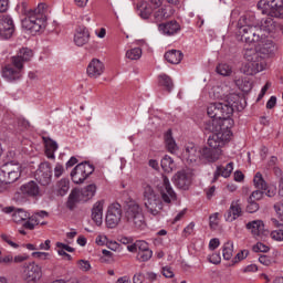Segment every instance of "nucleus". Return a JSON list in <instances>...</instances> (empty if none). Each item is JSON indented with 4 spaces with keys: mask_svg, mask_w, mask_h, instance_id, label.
Wrapping results in <instances>:
<instances>
[{
    "mask_svg": "<svg viewBox=\"0 0 283 283\" xmlns=\"http://www.w3.org/2000/svg\"><path fill=\"white\" fill-rule=\"evenodd\" d=\"M207 114L211 118L206 123L205 129L212 134H224L231 132L233 127V104L231 101L210 103L207 107Z\"/></svg>",
    "mask_w": 283,
    "mask_h": 283,
    "instance_id": "1",
    "label": "nucleus"
},
{
    "mask_svg": "<svg viewBox=\"0 0 283 283\" xmlns=\"http://www.w3.org/2000/svg\"><path fill=\"white\" fill-rule=\"evenodd\" d=\"M231 140V132L213 133L208 138V146L200 148V160L216 163L222 156V147Z\"/></svg>",
    "mask_w": 283,
    "mask_h": 283,
    "instance_id": "2",
    "label": "nucleus"
},
{
    "mask_svg": "<svg viewBox=\"0 0 283 283\" xmlns=\"http://www.w3.org/2000/svg\"><path fill=\"white\" fill-rule=\"evenodd\" d=\"M34 53L28 48H22L19 50L18 54L11 57L12 65H7L2 71V76L9 83L13 81H19L23 74V63L32 60Z\"/></svg>",
    "mask_w": 283,
    "mask_h": 283,
    "instance_id": "3",
    "label": "nucleus"
},
{
    "mask_svg": "<svg viewBox=\"0 0 283 283\" xmlns=\"http://www.w3.org/2000/svg\"><path fill=\"white\" fill-rule=\"evenodd\" d=\"M46 21L48 9H45V3H40L36 9L27 13L25 19L22 20V28L29 30L31 34H36V32H41L45 28Z\"/></svg>",
    "mask_w": 283,
    "mask_h": 283,
    "instance_id": "4",
    "label": "nucleus"
},
{
    "mask_svg": "<svg viewBox=\"0 0 283 283\" xmlns=\"http://www.w3.org/2000/svg\"><path fill=\"white\" fill-rule=\"evenodd\" d=\"M125 220L132 229L137 231H144L147 228V222L145 221V213H143V208L136 201H129L126 206Z\"/></svg>",
    "mask_w": 283,
    "mask_h": 283,
    "instance_id": "5",
    "label": "nucleus"
},
{
    "mask_svg": "<svg viewBox=\"0 0 283 283\" xmlns=\"http://www.w3.org/2000/svg\"><path fill=\"white\" fill-rule=\"evenodd\" d=\"M244 59L247 63L241 67V72L247 76H253L264 70V56L254 49H245Z\"/></svg>",
    "mask_w": 283,
    "mask_h": 283,
    "instance_id": "6",
    "label": "nucleus"
},
{
    "mask_svg": "<svg viewBox=\"0 0 283 283\" xmlns=\"http://www.w3.org/2000/svg\"><path fill=\"white\" fill-rule=\"evenodd\" d=\"M144 205L148 213L151 216H158L163 211V199L156 193L150 185L144 186Z\"/></svg>",
    "mask_w": 283,
    "mask_h": 283,
    "instance_id": "7",
    "label": "nucleus"
},
{
    "mask_svg": "<svg viewBox=\"0 0 283 283\" xmlns=\"http://www.w3.org/2000/svg\"><path fill=\"white\" fill-rule=\"evenodd\" d=\"M258 8L262 14L275 17L276 19L283 18V0H260Z\"/></svg>",
    "mask_w": 283,
    "mask_h": 283,
    "instance_id": "8",
    "label": "nucleus"
},
{
    "mask_svg": "<svg viewBox=\"0 0 283 283\" xmlns=\"http://www.w3.org/2000/svg\"><path fill=\"white\" fill-rule=\"evenodd\" d=\"M92 174H94V166L84 161L74 167L71 171V178L75 185H83Z\"/></svg>",
    "mask_w": 283,
    "mask_h": 283,
    "instance_id": "9",
    "label": "nucleus"
},
{
    "mask_svg": "<svg viewBox=\"0 0 283 283\" xmlns=\"http://www.w3.org/2000/svg\"><path fill=\"white\" fill-rule=\"evenodd\" d=\"M41 196V188L35 181H29L19 188V191L14 193L13 199L15 202L23 201V198H39Z\"/></svg>",
    "mask_w": 283,
    "mask_h": 283,
    "instance_id": "10",
    "label": "nucleus"
},
{
    "mask_svg": "<svg viewBox=\"0 0 283 283\" xmlns=\"http://www.w3.org/2000/svg\"><path fill=\"white\" fill-rule=\"evenodd\" d=\"M157 189L161 196V200L166 202V205H171V202L176 200V191H174V188H171V184L169 182V178H167V176L161 177L157 184Z\"/></svg>",
    "mask_w": 283,
    "mask_h": 283,
    "instance_id": "11",
    "label": "nucleus"
},
{
    "mask_svg": "<svg viewBox=\"0 0 283 283\" xmlns=\"http://www.w3.org/2000/svg\"><path fill=\"white\" fill-rule=\"evenodd\" d=\"M239 36H241V41L245 43H256V41H264V33L260 27H250L247 29L238 30Z\"/></svg>",
    "mask_w": 283,
    "mask_h": 283,
    "instance_id": "12",
    "label": "nucleus"
},
{
    "mask_svg": "<svg viewBox=\"0 0 283 283\" xmlns=\"http://www.w3.org/2000/svg\"><path fill=\"white\" fill-rule=\"evenodd\" d=\"M122 218L123 209L120 208V203H113L106 213V226L108 229H116L120 224Z\"/></svg>",
    "mask_w": 283,
    "mask_h": 283,
    "instance_id": "13",
    "label": "nucleus"
},
{
    "mask_svg": "<svg viewBox=\"0 0 283 283\" xmlns=\"http://www.w3.org/2000/svg\"><path fill=\"white\" fill-rule=\"evenodd\" d=\"M35 180L42 187H48L52 182V166L50 163L44 161L40 164L35 172Z\"/></svg>",
    "mask_w": 283,
    "mask_h": 283,
    "instance_id": "14",
    "label": "nucleus"
},
{
    "mask_svg": "<svg viewBox=\"0 0 283 283\" xmlns=\"http://www.w3.org/2000/svg\"><path fill=\"white\" fill-rule=\"evenodd\" d=\"M3 178L7 176V182L12 185V182H17L19 178H21V165L8 163L4 165L3 169L1 170Z\"/></svg>",
    "mask_w": 283,
    "mask_h": 283,
    "instance_id": "15",
    "label": "nucleus"
},
{
    "mask_svg": "<svg viewBox=\"0 0 283 283\" xmlns=\"http://www.w3.org/2000/svg\"><path fill=\"white\" fill-rule=\"evenodd\" d=\"M2 213L11 214L12 220L15 224H21V222H25L28 218H30V213L25 211L23 208H15L14 206H9L2 208Z\"/></svg>",
    "mask_w": 283,
    "mask_h": 283,
    "instance_id": "16",
    "label": "nucleus"
},
{
    "mask_svg": "<svg viewBox=\"0 0 283 283\" xmlns=\"http://www.w3.org/2000/svg\"><path fill=\"white\" fill-rule=\"evenodd\" d=\"M104 73L105 64L98 59L91 60L86 67L88 78H98L99 76H103Z\"/></svg>",
    "mask_w": 283,
    "mask_h": 283,
    "instance_id": "17",
    "label": "nucleus"
},
{
    "mask_svg": "<svg viewBox=\"0 0 283 283\" xmlns=\"http://www.w3.org/2000/svg\"><path fill=\"white\" fill-rule=\"evenodd\" d=\"M14 34V20L10 15H3L0 18V36L1 39H11Z\"/></svg>",
    "mask_w": 283,
    "mask_h": 283,
    "instance_id": "18",
    "label": "nucleus"
},
{
    "mask_svg": "<svg viewBox=\"0 0 283 283\" xmlns=\"http://www.w3.org/2000/svg\"><path fill=\"white\" fill-rule=\"evenodd\" d=\"M253 50H255L259 56H263L264 59V56H269V54H273L275 50V45L273 44V41L268 40L266 34H264V39L256 41V46Z\"/></svg>",
    "mask_w": 283,
    "mask_h": 283,
    "instance_id": "19",
    "label": "nucleus"
},
{
    "mask_svg": "<svg viewBox=\"0 0 283 283\" xmlns=\"http://www.w3.org/2000/svg\"><path fill=\"white\" fill-rule=\"evenodd\" d=\"M42 275L41 266L36 263H29L23 271L25 282H38V280H41Z\"/></svg>",
    "mask_w": 283,
    "mask_h": 283,
    "instance_id": "20",
    "label": "nucleus"
},
{
    "mask_svg": "<svg viewBox=\"0 0 283 283\" xmlns=\"http://www.w3.org/2000/svg\"><path fill=\"white\" fill-rule=\"evenodd\" d=\"M242 216V200L237 199L233 200L230 205L229 210L224 214V219L227 222H234Z\"/></svg>",
    "mask_w": 283,
    "mask_h": 283,
    "instance_id": "21",
    "label": "nucleus"
},
{
    "mask_svg": "<svg viewBox=\"0 0 283 283\" xmlns=\"http://www.w3.org/2000/svg\"><path fill=\"white\" fill-rule=\"evenodd\" d=\"M175 185L179 189H184V191H187L189 187H191V172H187L185 170L178 171L174 176Z\"/></svg>",
    "mask_w": 283,
    "mask_h": 283,
    "instance_id": "22",
    "label": "nucleus"
},
{
    "mask_svg": "<svg viewBox=\"0 0 283 283\" xmlns=\"http://www.w3.org/2000/svg\"><path fill=\"white\" fill-rule=\"evenodd\" d=\"M237 27L238 30H247V28H260V21H258L255 14L247 13L240 17Z\"/></svg>",
    "mask_w": 283,
    "mask_h": 283,
    "instance_id": "23",
    "label": "nucleus"
},
{
    "mask_svg": "<svg viewBox=\"0 0 283 283\" xmlns=\"http://www.w3.org/2000/svg\"><path fill=\"white\" fill-rule=\"evenodd\" d=\"M74 43L77 48H83L90 43V30L85 27H80L74 34Z\"/></svg>",
    "mask_w": 283,
    "mask_h": 283,
    "instance_id": "24",
    "label": "nucleus"
},
{
    "mask_svg": "<svg viewBox=\"0 0 283 283\" xmlns=\"http://www.w3.org/2000/svg\"><path fill=\"white\" fill-rule=\"evenodd\" d=\"M184 157L188 163H198L200 160V148L196 144H187L184 150Z\"/></svg>",
    "mask_w": 283,
    "mask_h": 283,
    "instance_id": "25",
    "label": "nucleus"
},
{
    "mask_svg": "<svg viewBox=\"0 0 283 283\" xmlns=\"http://www.w3.org/2000/svg\"><path fill=\"white\" fill-rule=\"evenodd\" d=\"M179 30L180 24L175 20L159 24V32L166 34V36H174V34H178Z\"/></svg>",
    "mask_w": 283,
    "mask_h": 283,
    "instance_id": "26",
    "label": "nucleus"
},
{
    "mask_svg": "<svg viewBox=\"0 0 283 283\" xmlns=\"http://www.w3.org/2000/svg\"><path fill=\"white\" fill-rule=\"evenodd\" d=\"M104 201H97L93 205L91 218L95 222L97 227L103 224V209H104Z\"/></svg>",
    "mask_w": 283,
    "mask_h": 283,
    "instance_id": "27",
    "label": "nucleus"
},
{
    "mask_svg": "<svg viewBox=\"0 0 283 283\" xmlns=\"http://www.w3.org/2000/svg\"><path fill=\"white\" fill-rule=\"evenodd\" d=\"M259 28L262 30V34H271L275 32L277 24L273 21V18L266 17L259 22Z\"/></svg>",
    "mask_w": 283,
    "mask_h": 283,
    "instance_id": "28",
    "label": "nucleus"
},
{
    "mask_svg": "<svg viewBox=\"0 0 283 283\" xmlns=\"http://www.w3.org/2000/svg\"><path fill=\"white\" fill-rule=\"evenodd\" d=\"M245 227L249 231H251L254 238L262 235V232L264 231V222L262 220L248 222Z\"/></svg>",
    "mask_w": 283,
    "mask_h": 283,
    "instance_id": "29",
    "label": "nucleus"
},
{
    "mask_svg": "<svg viewBox=\"0 0 283 283\" xmlns=\"http://www.w3.org/2000/svg\"><path fill=\"white\" fill-rule=\"evenodd\" d=\"M165 145L170 154L178 151V144H176V139H174V135H171V129L167 130L165 134Z\"/></svg>",
    "mask_w": 283,
    "mask_h": 283,
    "instance_id": "30",
    "label": "nucleus"
},
{
    "mask_svg": "<svg viewBox=\"0 0 283 283\" xmlns=\"http://www.w3.org/2000/svg\"><path fill=\"white\" fill-rule=\"evenodd\" d=\"M44 143H45V156L51 160H54L55 158L54 153L56 151V149H59V144H56V142L50 138H44Z\"/></svg>",
    "mask_w": 283,
    "mask_h": 283,
    "instance_id": "31",
    "label": "nucleus"
},
{
    "mask_svg": "<svg viewBox=\"0 0 283 283\" xmlns=\"http://www.w3.org/2000/svg\"><path fill=\"white\" fill-rule=\"evenodd\" d=\"M165 59L168 63H171L172 65H178L180 61H182V52L178 50H171L166 52Z\"/></svg>",
    "mask_w": 283,
    "mask_h": 283,
    "instance_id": "32",
    "label": "nucleus"
},
{
    "mask_svg": "<svg viewBox=\"0 0 283 283\" xmlns=\"http://www.w3.org/2000/svg\"><path fill=\"white\" fill-rule=\"evenodd\" d=\"M174 15V11L167 7H161L157 11L154 12V18L157 21H166V19H170Z\"/></svg>",
    "mask_w": 283,
    "mask_h": 283,
    "instance_id": "33",
    "label": "nucleus"
},
{
    "mask_svg": "<svg viewBox=\"0 0 283 283\" xmlns=\"http://www.w3.org/2000/svg\"><path fill=\"white\" fill-rule=\"evenodd\" d=\"M233 172V161L227 164V166H218L214 178H218V176H222V178H229L231 174Z\"/></svg>",
    "mask_w": 283,
    "mask_h": 283,
    "instance_id": "34",
    "label": "nucleus"
},
{
    "mask_svg": "<svg viewBox=\"0 0 283 283\" xmlns=\"http://www.w3.org/2000/svg\"><path fill=\"white\" fill-rule=\"evenodd\" d=\"M210 96L212 98H218L220 101H231V97H233V95H227L224 93V88L221 86L212 87V91L210 92Z\"/></svg>",
    "mask_w": 283,
    "mask_h": 283,
    "instance_id": "35",
    "label": "nucleus"
},
{
    "mask_svg": "<svg viewBox=\"0 0 283 283\" xmlns=\"http://www.w3.org/2000/svg\"><path fill=\"white\" fill-rule=\"evenodd\" d=\"M55 190L59 196H65L70 191V179H61L55 185Z\"/></svg>",
    "mask_w": 283,
    "mask_h": 283,
    "instance_id": "36",
    "label": "nucleus"
},
{
    "mask_svg": "<svg viewBox=\"0 0 283 283\" xmlns=\"http://www.w3.org/2000/svg\"><path fill=\"white\" fill-rule=\"evenodd\" d=\"M159 85L167 92H171L174 90V81L167 74L159 75Z\"/></svg>",
    "mask_w": 283,
    "mask_h": 283,
    "instance_id": "37",
    "label": "nucleus"
},
{
    "mask_svg": "<svg viewBox=\"0 0 283 283\" xmlns=\"http://www.w3.org/2000/svg\"><path fill=\"white\" fill-rule=\"evenodd\" d=\"M255 189H260L261 191H266L269 189V185L262 177L261 172H256L253 178Z\"/></svg>",
    "mask_w": 283,
    "mask_h": 283,
    "instance_id": "38",
    "label": "nucleus"
},
{
    "mask_svg": "<svg viewBox=\"0 0 283 283\" xmlns=\"http://www.w3.org/2000/svg\"><path fill=\"white\" fill-rule=\"evenodd\" d=\"M81 196L83 198H85V200H91V198L93 196H96V185L91 184L86 187H84L81 191H80Z\"/></svg>",
    "mask_w": 283,
    "mask_h": 283,
    "instance_id": "39",
    "label": "nucleus"
},
{
    "mask_svg": "<svg viewBox=\"0 0 283 283\" xmlns=\"http://www.w3.org/2000/svg\"><path fill=\"white\" fill-rule=\"evenodd\" d=\"M161 168L164 169V171H166L167 174H170V171H172L174 169H176V164L174 163V159L169 156H165L161 159Z\"/></svg>",
    "mask_w": 283,
    "mask_h": 283,
    "instance_id": "40",
    "label": "nucleus"
},
{
    "mask_svg": "<svg viewBox=\"0 0 283 283\" xmlns=\"http://www.w3.org/2000/svg\"><path fill=\"white\" fill-rule=\"evenodd\" d=\"M137 10L142 19H148L149 17H151V9L148 8L147 2H139L137 4Z\"/></svg>",
    "mask_w": 283,
    "mask_h": 283,
    "instance_id": "41",
    "label": "nucleus"
},
{
    "mask_svg": "<svg viewBox=\"0 0 283 283\" xmlns=\"http://www.w3.org/2000/svg\"><path fill=\"white\" fill-rule=\"evenodd\" d=\"M222 255L223 260H231L233 258V241H228L223 244Z\"/></svg>",
    "mask_w": 283,
    "mask_h": 283,
    "instance_id": "42",
    "label": "nucleus"
},
{
    "mask_svg": "<svg viewBox=\"0 0 283 283\" xmlns=\"http://www.w3.org/2000/svg\"><path fill=\"white\" fill-rule=\"evenodd\" d=\"M140 56H143V50L140 48H134L126 51V59H129L130 61H138Z\"/></svg>",
    "mask_w": 283,
    "mask_h": 283,
    "instance_id": "43",
    "label": "nucleus"
},
{
    "mask_svg": "<svg viewBox=\"0 0 283 283\" xmlns=\"http://www.w3.org/2000/svg\"><path fill=\"white\" fill-rule=\"evenodd\" d=\"M234 83L237 86H239V90L242 92H250L252 84L249 80L247 78H235Z\"/></svg>",
    "mask_w": 283,
    "mask_h": 283,
    "instance_id": "44",
    "label": "nucleus"
},
{
    "mask_svg": "<svg viewBox=\"0 0 283 283\" xmlns=\"http://www.w3.org/2000/svg\"><path fill=\"white\" fill-rule=\"evenodd\" d=\"M55 247L57 255H65V251H67V253H74V248L70 247L69 244L56 242Z\"/></svg>",
    "mask_w": 283,
    "mask_h": 283,
    "instance_id": "45",
    "label": "nucleus"
},
{
    "mask_svg": "<svg viewBox=\"0 0 283 283\" xmlns=\"http://www.w3.org/2000/svg\"><path fill=\"white\" fill-rule=\"evenodd\" d=\"M78 190H73L70 196L69 200L66 202V206L69 209H74L76 207V202H78Z\"/></svg>",
    "mask_w": 283,
    "mask_h": 283,
    "instance_id": "46",
    "label": "nucleus"
},
{
    "mask_svg": "<svg viewBox=\"0 0 283 283\" xmlns=\"http://www.w3.org/2000/svg\"><path fill=\"white\" fill-rule=\"evenodd\" d=\"M154 255V251L149 250H144L142 252H137V260L140 262H149L151 260V256Z\"/></svg>",
    "mask_w": 283,
    "mask_h": 283,
    "instance_id": "47",
    "label": "nucleus"
},
{
    "mask_svg": "<svg viewBox=\"0 0 283 283\" xmlns=\"http://www.w3.org/2000/svg\"><path fill=\"white\" fill-rule=\"evenodd\" d=\"M232 69L229 66V64H219L217 66V74H220L221 76H231Z\"/></svg>",
    "mask_w": 283,
    "mask_h": 283,
    "instance_id": "48",
    "label": "nucleus"
},
{
    "mask_svg": "<svg viewBox=\"0 0 283 283\" xmlns=\"http://www.w3.org/2000/svg\"><path fill=\"white\" fill-rule=\"evenodd\" d=\"M249 256V250H241L232 260L231 266L238 264V262H242V260H247Z\"/></svg>",
    "mask_w": 283,
    "mask_h": 283,
    "instance_id": "49",
    "label": "nucleus"
},
{
    "mask_svg": "<svg viewBox=\"0 0 283 283\" xmlns=\"http://www.w3.org/2000/svg\"><path fill=\"white\" fill-rule=\"evenodd\" d=\"M77 266L80 271H83L84 273H87V271H92V264L87 260H78Z\"/></svg>",
    "mask_w": 283,
    "mask_h": 283,
    "instance_id": "50",
    "label": "nucleus"
},
{
    "mask_svg": "<svg viewBox=\"0 0 283 283\" xmlns=\"http://www.w3.org/2000/svg\"><path fill=\"white\" fill-rule=\"evenodd\" d=\"M219 213H213L210 216L209 218V226L210 229H212L213 231H216V229H218V224H220V219L218 218Z\"/></svg>",
    "mask_w": 283,
    "mask_h": 283,
    "instance_id": "51",
    "label": "nucleus"
},
{
    "mask_svg": "<svg viewBox=\"0 0 283 283\" xmlns=\"http://www.w3.org/2000/svg\"><path fill=\"white\" fill-rule=\"evenodd\" d=\"M272 240L276 242H283V228H279L271 232Z\"/></svg>",
    "mask_w": 283,
    "mask_h": 283,
    "instance_id": "52",
    "label": "nucleus"
},
{
    "mask_svg": "<svg viewBox=\"0 0 283 283\" xmlns=\"http://www.w3.org/2000/svg\"><path fill=\"white\" fill-rule=\"evenodd\" d=\"M248 207H247V211L249 213H255L256 211L260 210V205L251 199H248Z\"/></svg>",
    "mask_w": 283,
    "mask_h": 283,
    "instance_id": "53",
    "label": "nucleus"
},
{
    "mask_svg": "<svg viewBox=\"0 0 283 283\" xmlns=\"http://www.w3.org/2000/svg\"><path fill=\"white\" fill-rule=\"evenodd\" d=\"M262 198H264V190H254L250 197H249V200H252L254 202H256L258 200H262Z\"/></svg>",
    "mask_w": 283,
    "mask_h": 283,
    "instance_id": "54",
    "label": "nucleus"
},
{
    "mask_svg": "<svg viewBox=\"0 0 283 283\" xmlns=\"http://www.w3.org/2000/svg\"><path fill=\"white\" fill-rule=\"evenodd\" d=\"M274 211L277 218H280V220L283 221V199H281L279 202L274 205Z\"/></svg>",
    "mask_w": 283,
    "mask_h": 283,
    "instance_id": "55",
    "label": "nucleus"
},
{
    "mask_svg": "<svg viewBox=\"0 0 283 283\" xmlns=\"http://www.w3.org/2000/svg\"><path fill=\"white\" fill-rule=\"evenodd\" d=\"M253 251L254 253H268L269 251V247H266L264 243L262 242H258L254 247H253Z\"/></svg>",
    "mask_w": 283,
    "mask_h": 283,
    "instance_id": "56",
    "label": "nucleus"
},
{
    "mask_svg": "<svg viewBox=\"0 0 283 283\" xmlns=\"http://www.w3.org/2000/svg\"><path fill=\"white\" fill-rule=\"evenodd\" d=\"M12 262H14V258L10 254L0 256V264H3V266H9Z\"/></svg>",
    "mask_w": 283,
    "mask_h": 283,
    "instance_id": "57",
    "label": "nucleus"
},
{
    "mask_svg": "<svg viewBox=\"0 0 283 283\" xmlns=\"http://www.w3.org/2000/svg\"><path fill=\"white\" fill-rule=\"evenodd\" d=\"M137 253L149 250V243L147 241H136Z\"/></svg>",
    "mask_w": 283,
    "mask_h": 283,
    "instance_id": "58",
    "label": "nucleus"
},
{
    "mask_svg": "<svg viewBox=\"0 0 283 283\" xmlns=\"http://www.w3.org/2000/svg\"><path fill=\"white\" fill-rule=\"evenodd\" d=\"M208 260L211 264H220V262H222V258L219 253H212L210 256H208Z\"/></svg>",
    "mask_w": 283,
    "mask_h": 283,
    "instance_id": "59",
    "label": "nucleus"
},
{
    "mask_svg": "<svg viewBox=\"0 0 283 283\" xmlns=\"http://www.w3.org/2000/svg\"><path fill=\"white\" fill-rule=\"evenodd\" d=\"M32 258H36L38 260H49L50 253L48 252H32Z\"/></svg>",
    "mask_w": 283,
    "mask_h": 283,
    "instance_id": "60",
    "label": "nucleus"
},
{
    "mask_svg": "<svg viewBox=\"0 0 283 283\" xmlns=\"http://www.w3.org/2000/svg\"><path fill=\"white\" fill-rule=\"evenodd\" d=\"M8 185H10L8 182V180L6 179V177L0 176V193H3V191H8Z\"/></svg>",
    "mask_w": 283,
    "mask_h": 283,
    "instance_id": "61",
    "label": "nucleus"
},
{
    "mask_svg": "<svg viewBox=\"0 0 283 283\" xmlns=\"http://www.w3.org/2000/svg\"><path fill=\"white\" fill-rule=\"evenodd\" d=\"M193 229H196V223H195V222H190V223L184 229L185 237L187 238V235H191V234L193 233Z\"/></svg>",
    "mask_w": 283,
    "mask_h": 283,
    "instance_id": "62",
    "label": "nucleus"
},
{
    "mask_svg": "<svg viewBox=\"0 0 283 283\" xmlns=\"http://www.w3.org/2000/svg\"><path fill=\"white\" fill-rule=\"evenodd\" d=\"M218 247H220V239H218V238L211 239L209 242L210 251H216V249H218Z\"/></svg>",
    "mask_w": 283,
    "mask_h": 283,
    "instance_id": "63",
    "label": "nucleus"
},
{
    "mask_svg": "<svg viewBox=\"0 0 283 283\" xmlns=\"http://www.w3.org/2000/svg\"><path fill=\"white\" fill-rule=\"evenodd\" d=\"M145 280V275L140 272L134 274L133 276V283H143Z\"/></svg>",
    "mask_w": 283,
    "mask_h": 283,
    "instance_id": "64",
    "label": "nucleus"
}]
</instances>
